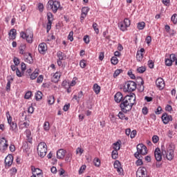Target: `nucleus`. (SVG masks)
Listing matches in <instances>:
<instances>
[{
    "label": "nucleus",
    "mask_w": 177,
    "mask_h": 177,
    "mask_svg": "<svg viewBox=\"0 0 177 177\" xmlns=\"http://www.w3.org/2000/svg\"><path fill=\"white\" fill-rule=\"evenodd\" d=\"M136 104V95L131 93L130 95H126L120 103V109L123 113H127V111H131L132 107Z\"/></svg>",
    "instance_id": "obj_1"
},
{
    "label": "nucleus",
    "mask_w": 177,
    "mask_h": 177,
    "mask_svg": "<svg viewBox=\"0 0 177 177\" xmlns=\"http://www.w3.org/2000/svg\"><path fill=\"white\" fill-rule=\"evenodd\" d=\"M60 8V2L57 1L49 0L47 3V9L52 10L53 13H57Z\"/></svg>",
    "instance_id": "obj_2"
},
{
    "label": "nucleus",
    "mask_w": 177,
    "mask_h": 177,
    "mask_svg": "<svg viewBox=\"0 0 177 177\" xmlns=\"http://www.w3.org/2000/svg\"><path fill=\"white\" fill-rule=\"evenodd\" d=\"M20 37L21 38H23V39H26L28 44H32L34 33H32V31L27 29L26 32H20Z\"/></svg>",
    "instance_id": "obj_3"
},
{
    "label": "nucleus",
    "mask_w": 177,
    "mask_h": 177,
    "mask_svg": "<svg viewBox=\"0 0 177 177\" xmlns=\"http://www.w3.org/2000/svg\"><path fill=\"white\" fill-rule=\"evenodd\" d=\"M146 156L147 154V147L143 144H138L137 145V151L134 153V157L139 158V156Z\"/></svg>",
    "instance_id": "obj_4"
},
{
    "label": "nucleus",
    "mask_w": 177,
    "mask_h": 177,
    "mask_svg": "<svg viewBox=\"0 0 177 177\" xmlns=\"http://www.w3.org/2000/svg\"><path fill=\"white\" fill-rule=\"evenodd\" d=\"M48 151V146L46 143L40 142L37 146V153L41 158H44L46 156V152Z\"/></svg>",
    "instance_id": "obj_5"
},
{
    "label": "nucleus",
    "mask_w": 177,
    "mask_h": 177,
    "mask_svg": "<svg viewBox=\"0 0 177 177\" xmlns=\"http://www.w3.org/2000/svg\"><path fill=\"white\" fill-rule=\"evenodd\" d=\"M136 90V82L133 81H128L125 82L123 91L124 92H133Z\"/></svg>",
    "instance_id": "obj_6"
},
{
    "label": "nucleus",
    "mask_w": 177,
    "mask_h": 177,
    "mask_svg": "<svg viewBox=\"0 0 177 177\" xmlns=\"http://www.w3.org/2000/svg\"><path fill=\"white\" fill-rule=\"evenodd\" d=\"M162 156H166V158L169 161H172V160H174V157H175L174 151H167L164 149H162Z\"/></svg>",
    "instance_id": "obj_7"
},
{
    "label": "nucleus",
    "mask_w": 177,
    "mask_h": 177,
    "mask_svg": "<svg viewBox=\"0 0 177 177\" xmlns=\"http://www.w3.org/2000/svg\"><path fill=\"white\" fill-rule=\"evenodd\" d=\"M9 145H8V141L5 137H3L1 140H0V150L4 153L8 149Z\"/></svg>",
    "instance_id": "obj_8"
},
{
    "label": "nucleus",
    "mask_w": 177,
    "mask_h": 177,
    "mask_svg": "<svg viewBox=\"0 0 177 177\" xmlns=\"http://www.w3.org/2000/svg\"><path fill=\"white\" fill-rule=\"evenodd\" d=\"M161 119H162L163 124L167 125V124H168V122H169V121H172V115H168V113H164L162 115Z\"/></svg>",
    "instance_id": "obj_9"
},
{
    "label": "nucleus",
    "mask_w": 177,
    "mask_h": 177,
    "mask_svg": "<svg viewBox=\"0 0 177 177\" xmlns=\"http://www.w3.org/2000/svg\"><path fill=\"white\" fill-rule=\"evenodd\" d=\"M156 85L158 89L160 91L164 89L165 87V83L164 82V80L161 77H159L156 81Z\"/></svg>",
    "instance_id": "obj_10"
},
{
    "label": "nucleus",
    "mask_w": 177,
    "mask_h": 177,
    "mask_svg": "<svg viewBox=\"0 0 177 177\" xmlns=\"http://www.w3.org/2000/svg\"><path fill=\"white\" fill-rule=\"evenodd\" d=\"M38 50L41 55H45L46 50H48V46L46 43H41L38 46Z\"/></svg>",
    "instance_id": "obj_11"
},
{
    "label": "nucleus",
    "mask_w": 177,
    "mask_h": 177,
    "mask_svg": "<svg viewBox=\"0 0 177 177\" xmlns=\"http://www.w3.org/2000/svg\"><path fill=\"white\" fill-rule=\"evenodd\" d=\"M6 167H10L13 164V156L12 154L8 155L4 160Z\"/></svg>",
    "instance_id": "obj_12"
},
{
    "label": "nucleus",
    "mask_w": 177,
    "mask_h": 177,
    "mask_svg": "<svg viewBox=\"0 0 177 177\" xmlns=\"http://www.w3.org/2000/svg\"><path fill=\"white\" fill-rule=\"evenodd\" d=\"M113 165L117 172L119 173V175H122L124 169H122V167H121V162H120L119 160H115Z\"/></svg>",
    "instance_id": "obj_13"
},
{
    "label": "nucleus",
    "mask_w": 177,
    "mask_h": 177,
    "mask_svg": "<svg viewBox=\"0 0 177 177\" xmlns=\"http://www.w3.org/2000/svg\"><path fill=\"white\" fill-rule=\"evenodd\" d=\"M146 168L142 167V169H140L136 172V176L137 177H147V174L146 173Z\"/></svg>",
    "instance_id": "obj_14"
},
{
    "label": "nucleus",
    "mask_w": 177,
    "mask_h": 177,
    "mask_svg": "<svg viewBox=\"0 0 177 177\" xmlns=\"http://www.w3.org/2000/svg\"><path fill=\"white\" fill-rule=\"evenodd\" d=\"M136 82L138 84V85H140V92H143V91H145V81H143V78L138 77L136 79Z\"/></svg>",
    "instance_id": "obj_15"
},
{
    "label": "nucleus",
    "mask_w": 177,
    "mask_h": 177,
    "mask_svg": "<svg viewBox=\"0 0 177 177\" xmlns=\"http://www.w3.org/2000/svg\"><path fill=\"white\" fill-rule=\"evenodd\" d=\"M154 156L156 161H161V160H162V156L161 155V150L160 148H156L155 149Z\"/></svg>",
    "instance_id": "obj_16"
},
{
    "label": "nucleus",
    "mask_w": 177,
    "mask_h": 177,
    "mask_svg": "<svg viewBox=\"0 0 177 177\" xmlns=\"http://www.w3.org/2000/svg\"><path fill=\"white\" fill-rule=\"evenodd\" d=\"M25 62L29 64H32L34 63V59H32V55L30 53H26L24 55Z\"/></svg>",
    "instance_id": "obj_17"
},
{
    "label": "nucleus",
    "mask_w": 177,
    "mask_h": 177,
    "mask_svg": "<svg viewBox=\"0 0 177 177\" xmlns=\"http://www.w3.org/2000/svg\"><path fill=\"white\" fill-rule=\"evenodd\" d=\"M66 156V150L64 149H59L57 151V158L59 160H63L64 157Z\"/></svg>",
    "instance_id": "obj_18"
},
{
    "label": "nucleus",
    "mask_w": 177,
    "mask_h": 177,
    "mask_svg": "<svg viewBox=\"0 0 177 177\" xmlns=\"http://www.w3.org/2000/svg\"><path fill=\"white\" fill-rule=\"evenodd\" d=\"M115 102L116 103H120V102H122V100L124 99V96L122 95V93L121 92H118L115 96Z\"/></svg>",
    "instance_id": "obj_19"
},
{
    "label": "nucleus",
    "mask_w": 177,
    "mask_h": 177,
    "mask_svg": "<svg viewBox=\"0 0 177 177\" xmlns=\"http://www.w3.org/2000/svg\"><path fill=\"white\" fill-rule=\"evenodd\" d=\"M118 26L121 31H127V28L131 26V23H118Z\"/></svg>",
    "instance_id": "obj_20"
},
{
    "label": "nucleus",
    "mask_w": 177,
    "mask_h": 177,
    "mask_svg": "<svg viewBox=\"0 0 177 177\" xmlns=\"http://www.w3.org/2000/svg\"><path fill=\"white\" fill-rule=\"evenodd\" d=\"M88 12H89V8L88 7H84L82 8V16L80 17L81 21L86 17V15H88Z\"/></svg>",
    "instance_id": "obj_21"
},
{
    "label": "nucleus",
    "mask_w": 177,
    "mask_h": 177,
    "mask_svg": "<svg viewBox=\"0 0 177 177\" xmlns=\"http://www.w3.org/2000/svg\"><path fill=\"white\" fill-rule=\"evenodd\" d=\"M13 77L12 76H8V79H7V85L6 86V90L9 92V91H10V84H12V82H13Z\"/></svg>",
    "instance_id": "obj_22"
},
{
    "label": "nucleus",
    "mask_w": 177,
    "mask_h": 177,
    "mask_svg": "<svg viewBox=\"0 0 177 177\" xmlns=\"http://www.w3.org/2000/svg\"><path fill=\"white\" fill-rule=\"evenodd\" d=\"M10 131H12V132L17 133V132L19 131V129L17 128V124L15 122H12V124H10Z\"/></svg>",
    "instance_id": "obj_23"
},
{
    "label": "nucleus",
    "mask_w": 177,
    "mask_h": 177,
    "mask_svg": "<svg viewBox=\"0 0 177 177\" xmlns=\"http://www.w3.org/2000/svg\"><path fill=\"white\" fill-rule=\"evenodd\" d=\"M26 135L27 142H28V143H32V136H31V131L26 130Z\"/></svg>",
    "instance_id": "obj_24"
},
{
    "label": "nucleus",
    "mask_w": 177,
    "mask_h": 177,
    "mask_svg": "<svg viewBox=\"0 0 177 177\" xmlns=\"http://www.w3.org/2000/svg\"><path fill=\"white\" fill-rule=\"evenodd\" d=\"M57 56L59 60H66V55L62 51H58L57 53Z\"/></svg>",
    "instance_id": "obj_25"
},
{
    "label": "nucleus",
    "mask_w": 177,
    "mask_h": 177,
    "mask_svg": "<svg viewBox=\"0 0 177 177\" xmlns=\"http://www.w3.org/2000/svg\"><path fill=\"white\" fill-rule=\"evenodd\" d=\"M93 89L96 95H99L100 93V86L97 84H94Z\"/></svg>",
    "instance_id": "obj_26"
},
{
    "label": "nucleus",
    "mask_w": 177,
    "mask_h": 177,
    "mask_svg": "<svg viewBox=\"0 0 177 177\" xmlns=\"http://www.w3.org/2000/svg\"><path fill=\"white\" fill-rule=\"evenodd\" d=\"M118 117H119L120 120H125V121H128V120H129V118L128 117L125 116V114H124V111H120Z\"/></svg>",
    "instance_id": "obj_27"
},
{
    "label": "nucleus",
    "mask_w": 177,
    "mask_h": 177,
    "mask_svg": "<svg viewBox=\"0 0 177 177\" xmlns=\"http://www.w3.org/2000/svg\"><path fill=\"white\" fill-rule=\"evenodd\" d=\"M28 127H30V124H28L27 122H21L19 123L20 129H24V128H28Z\"/></svg>",
    "instance_id": "obj_28"
},
{
    "label": "nucleus",
    "mask_w": 177,
    "mask_h": 177,
    "mask_svg": "<svg viewBox=\"0 0 177 177\" xmlns=\"http://www.w3.org/2000/svg\"><path fill=\"white\" fill-rule=\"evenodd\" d=\"M11 39H16V29H11L9 32Z\"/></svg>",
    "instance_id": "obj_29"
},
{
    "label": "nucleus",
    "mask_w": 177,
    "mask_h": 177,
    "mask_svg": "<svg viewBox=\"0 0 177 177\" xmlns=\"http://www.w3.org/2000/svg\"><path fill=\"white\" fill-rule=\"evenodd\" d=\"M22 149L24 151H25L26 153H28V151H30V147H28V143L27 142L23 143Z\"/></svg>",
    "instance_id": "obj_30"
},
{
    "label": "nucleus",
    "mask_w": 177,
    "mask_h": 177,
    "mask_svg": "<svg viewBox=\"0 0 177 177\" xmlns=\"http://www.w3.org/2000/svg\"><path fill=\"white\" fill-rule=\"evenodd\" d=\"M175 151V144L174 143H170L169 146L167 148V151Z\"/></svg>",
    "instance_id": "obj_31"
},
{
    "label": "nucleus",
    "mask_w": 177,
    "mask_h": 177,
    "mask_svg": "<svg viewBox=\"0 0 177 177\" xmlns=\"http://www.w3.org/2000/svg\"><path fill=\"white\" fill-rule=\"evenodd\" d=\"M42 92L37 91L35 95L36 100H41V99H42Z\"/></svg>",
    "instance_id": "obj_32"
},
{
    "label": "nucleus",
    "mask_w": 177,
    "mask_h": 177,
    "mask_svg": "<svg viewBox=\"0 0 177 177\" xmlns=\"http://www.w3.org/2000/svg\"><path fill=\"white\" fill-rule=\"evenodd\" d=\"M111 157L113 160H117V158H118V151L113 150L111 153Z\"/></svg>",
    "instance_id": "obj_33"
},
{
    "label": "nucleus",
    "mask_w": 177,
    "mask_h": 177,
    "mask_svg": "<svg viewBox=\"0 0 177 177\" xmlns=\"http://www.w3.org/2000/svg\"><path fill=\"white\" fill-rule=\"evenodd\" d=\"M71 158H73V153L69 152L66 154L65 161H66L67 162H71Z\"/></svg>",
    "instance_id": "obj_34"
},
{
    "label": "nucleus",
    "mask_w": 177,
    "mask_h": 177,
    "mask_svg": "<svg viewBox=\"0 0 177 177\" xmlns=\"http://www.w3.org/2000/svg\"><path fill=\"white\" fill-rule=\"evenodd\" d=\"M47 19L48 23H52V21H53V14H52V12H48Z\"/></svg>",
    "instance_id": "obj_35"
},
{
    "label": "nucleus",
    "mask_w": 177,
    "mask_h": 177,
    "mask_svg": "<svg viewBox=\"0 0 177 177\" xmlns=\"http://www.w3.org/2000/svg\"><path fill=\"white\" fill-rule=\"evenodd\" d=\"M111 64H113V66L118 64V58H117V57H112L111 59Z\"/></svg>",
    "instance_id": "obj_36"
},
{
    "label": "nucleus",
    "mask_w": 177,
    "mask_h": 177,
    "mask_svg": "<svg viewBox=\"0 0 177 177\" xmlns=\"http://www.w3.org/2000/svg\"><path fill=\"white\" fill-rule=\"evenodd\" d=\"M113 149L116 151H118L120 149H121V144L120 142L118 141L113 144Z\"/></svg>",
    "instance_id": "obj_37"
},
{
    "label": "nucleus",
    "mask_w": 177,
    "mask_h": 177,
    "mask_svg": "<svg viewBox=\"0 0 177 177\" xmlns=\"http://www.w3.org/2000/svg\"><path fill=\"white\" fill-rule=\"evenodd\" d=\"M122 69H117L116 71H115L114 73H113V78H117V77H118L120 75V74H121V73H122Z\"/></svg>",
    "instance_id": "obj_38"
},
{
    "label": "nucleus",
    "mask_w": 177,
    "mask_h": 177,
    "mask_svg": "<svg viewBox=\"0 0 177 177\" xmlns=\"http://www.w3.org/2000/svg\"><path fill=\"white\" fill-rule=\"evenodd\" d=\"M25 49H26V44H21L20 48H19V50H20L19 53L21 55H25L26 53H24Z\"/></svg>",
    "instance_id": "obj_39"
},
{
    "label": "nucleus",
    "mask_w": 177,
    "mask_h": 177,
    "mask_svg": "<svg viewBox=\"0 0 177 177\" xmlns=\"http://www.w3.org/2000/svg\"><path fill=\"white\" fill-rule=\"evenodd\" d=\"M39 73H38V71H35L32 74L30 75V80H35L37 77H38Z\"/></svg>",
    "instance_id": "obj_40"
},
{
    "label": "nucleus",
    "mask_w": 177,
    "mask_h": 177,
    "mask_svg": "<svg viewBox=\"0 0 177 177\" xmlns=\"http://www.w3.org/2000/svg\"><path fill=\"white\" fill-rule=\"evenodd\" d=\"M165 63L167 67H171L172 66V60H171L169 58H165Z\"/></svg>",
    "instance_id": "obj_41"
},
{
    "label": "nucleus",
    "mask_w": 177,
    "mask_h": 177,
    "mask_svg": "<svg viewBox=\"0 0 177 177\" xmlns=\"http://www.w3.org/2000/svg\"><path fill=\"white\" fill-rule=\"evenodd\" d=\"M48 104H50V105L53 104V103H55V96L53 95L49 96L48 100Z\"/></svg>",
    "instance_id": "obj_42"
},
{
    "label": "nucleus",
    "mask_w": 177,
    "mask_h": 177,
    "mask_svg": "<svg viewBox=\"0 0 177 177\" xmlns=\"http://www.w3.org/2000/svg\"><path fill=\"white\" fill-rule=\"evenodd\" d=\"M146 71V67L145 66H140L137 68V72H138L140 74H143Z\"/></svg>",
    "instance_id": "obj_43"
},
{
    "label": "nucleus",
    "mask_w": 177,
    "mask_h": 177,
    "mask_svg": "<svg viewBox=\"0 0 177 177\" xmlns=\"http://www.w3.org/2000/svg\"><path fill=\"white\" fill-rule=\"evenodd\" d=\"M93 28L96 34H99V26H97V23L93 24Z\"/></svg>",
    "instance_id": "obj_44"
},
{
    "label": "nucleus",
    "mask_w": 177,
    "mask_h": 177,
    "mask_svg": "<svg viewBox=\"0 0 177 177\" xmlns=\"http://www.w3.org/2000/svg\"><path fill=\"white\" fill-rule=\"evenodd\" d=\"M146 27V23H138L137 28L138 30H143Z\"/></svg>",
    "instance_id": "obj_45"
},
{
    "label": "nucleus",
    "mask_w": 177,
    "mask_h": 177,
    "mask_svg": "<svg viewBox=\"0 0 177 177\" xmlns=\"http://www.w3.org/2000/svg\"><path fill=\"white\" fill-rule=\"evenodd\" d=\"M85 169H86V165H82L80 169H79V175H82V173L84 172V171H85Z\"/></svg>",
    "instance_id": "obj_46"
},
{
    "label": "nucleus",
    "mask_w": 177,
    "mask_h": 177,
    "mask_svg": "<svg viewBox=\"0 0 177 177\" xmlns=\"http://www.w3.org/2000/svg\"><path fill=\"white\" fill-rule=\"evenodd\" d=\"M136 59L138 62H142V60H143V54H140V53H137Z\"/></svg>",
    "instance_id": "obj_47"
},
{
    "label": "nucleus",
    "mask_w": 177,
    "mask_h": 177,
    "mask_svg": "<svg viewBox=\"0 0 177 177\" xmlns=\"http://www.w3.org/2000/svg\"><path fill=\"white\" fill-rule=\"evenodd\" d=\"M136 165L139 167V165H143V161L142 159H140V156L137 158V160L136 161Z\"/></svg>",
    "instance_id": "obj_48"
},
{
    "label": "nucleus",
    "mask_w": 177,
    "mask_h": 177,
    "mask_svg": "<svg viewBox=\"0 0 177 177\" xmlns=\"http://www.w3.org/2000/svg\"><path fill=\"white\" fill-rule=\"evenodd\" d=\"M37 8L41 13H42V12H44V4L42 3H39L37 4Z\"/></svg>",
    "instance_id": "obj_49"
},
{
    "label": "nucleus",
    "mask_w": 177,
    "mask_h": 177,
    "mask_svg": "<svg viewBox=\"0 0 177 177\" xmlns=\"http://www.w3.org/2000/svg\"><path fill=\"white\" fill-rule=\"evenodd\" d=\"M24 74V72H23V71H21V72L20 71V70L19 68H17V71H16V75L17 77H23Z\"/></svg>",
    "instance_id": "obj_50"
},
{
    "label": "nucleus",
    "mask_w": 177,
    "mask_h": 177,
    "mask_svg": "<svg viewBox=\"0 0 177 177\" xmlns=\"http://www.w3.org/2000/svg\"><path fill=\"white\" fill-rule=\"evenodd\" d=\"M73 35H74V32L71 31L68 36V39H69V41H71V42H73L74 41V37H73Z\"/></svg>",
    "instance_id": "obj_51"
},
{
    "label": "nucleus",
    "mask_w": 177,
    "mask_h": 177,
    "mask_svg": "<svg viewBox=\"0 0 177 177\" xmlns=\"http://www.w3.org/2000/svg\"><path fill=\"white\" fill-rule=\"evenodd\" d=\"M44 131H49L50 129V127H49V122H45L44 124Z\"/></svg>",
    "instance_id": "obj_52"
},
{
    "label": "nucleus",
    "mask_w": 177,
    "mask_h": 177,
    "mask_svg": "<svg viewBox=\"0 0 177 177\" xmlns=\"http://www.w3.org/2000/svg\"><path fill=\"white\" fill-rule=\"evenodd\" d=\"M13 62H14L15 66H19V64H20V59L17 57H14Z\"/></svg>",
    "instance_id": "obj_53"
},
{
    "label": "nucleus",
    "mask_w": 177,
    "mask_h": 177,
    "mask_svg": "<svg viewBox=\"0 0 177 177\" xmlns=\"http://www.w3.org/2000/svg\"><path fill=\"white\" fill-rule=\"evenodd\" d=\"M171 21L173 23H177V14H174L171 17Z\"/></svg>",
    "instance_id": "obj_54"
},
{
    "label": "nucleus",
    "mask_w": 177,
    "mask_h": 177,
    "mask_svg": "<svg viewBox=\"0 0 177 177\" xmlns=\"http://www.w3.org/2000/svg\"><path fill=\"white\" fill-rule=\"evenodd\" d=\"M59 78H60V76L57 75V73H55L53 77V81L54 82H57L59 81Z\"/></svg>",
    "instance_id": "obj_55"
},
{
    "label": "nucleus",
    "mask_w": 177,
    "mask_h": 177,
    "mask_svg": "<svg viewBox=\"0 0 177 177\" xmlns=\"http://www.w3.org/2000/svg\"><path fill=\"white\" fill-rule=\"evenodd\" d=\"M93 162L95 167H100V160L99 158L94 159Z\"/></svg>",
    "instance_id": "obj_56"
},
{
    "label": "nucleus",
    "mask_w": 177,
    "mask_h": 177,
    "mask_svg": "<svg viewBox=\"0 0 177 177\" xmlns=\"http://www.w3.org/2000/svg\"><path fill=\"white\" fill-rule=\"evenodd\" d=\"M127 74L131 80H135L136 78L135 75L132 73V71H129Z\"/></svg>",
    "instance_id": "obj_57"
},
{
    "label": "nucleus",
    "mask_w": 177,
    "mask_h": 177,
    "mask_svg": "<svg viewBox=\"0 0 177 177\" xmlns=\"http://www.w3.org/2000/svg\"><path fill=\"white\" fill-rule=\"evenodd\" d=\"M142 114H144V115H147L148 113H149V109H147V106H144L142 108Z\"/></svg>",
    "instance_id": "obj_58"
},
{
    "label": "nucleus",
    "mask_w": 177,
    "mask_h": 177,
    "mask_svg": "<svg viewBox=\"0 0 177 177\" xmlns=\"http://www.w3.org/2000/svg\"><path fill=\"white\" fill-rule=\"evenodd\" d=\"M31 95H32V93L31 91H28L24 95L25 99H30L31 97Z\"/></svg>",
    "instance_id": "obj_59"
},
{
    "label": "nucleus",
    "mask_w": 177,
    "mask_h": 177,
    "mask_svg": "<svg viewBox=\"0 0 177 177\" xmlns=\"http://www.w3.org/2000/svg\"><path fill=\"white\" fill-rule=\"evenodd\" d=\"M170 60H171V62L174 63V62H176V56L175 55V54H171L169 55V58Z\"/></svg>",
    "instance_id": "obj_60"
},
{
    "label": "nucleus",
    "mask_w": 177,
    "mask_h": 177,
    "mask_svg": "<svg viewBox=\"0 0 177 177\" xmlns=\"http://www.w3.org/2000/svg\"><path fill=\"white\" fill-rule=\"evenodd\" d=\"M159 138H158V136H153L152 137V142L153 143H157L159 140Z\"/></svg>",
    "instance_id": "obj_61"
},
{
    "label": "nucleus",
    "mask_w": 177,
    "mask_h": 177,
    "mask_svg": "<svg viewBox=\"0 0 177 177\" xmlns=\"http://www.w3.org/2000/svg\"><path fill=\"white\" fill-rule=\"evenodd\" d=\"M136 133H137L136 130H133V131H131V133H130V138H131V139H133V138H135V136H136Z\"/></svg>",
    "instance_id": "obj_62"
},
{
    "label": "nucleus",
    "mask_w": 177,
    "mask_h": 177,
    "mask_svg": "<svg viewBox=\"0 0 177 177\" xmlns=\"http://www.w3.org/2000/svg\"><path fill=\"white\" fill-rule=\"evenodd\" d=\"M148 66L149 68H154V62H153V60L148 61Z\"/></svg>",
    "instance_id": "obj_63"
},
{
    "label": "nucleus",
    "mask_w": 177,
    "mask_h": 177,
    "mask_svg": "<svg viewBox=\"0 0 177 177\" xmlns=\"http://www.w3.org/2000/svg\"><path fill=\"white\" fill-rule=\"evenodd\" d=\"M83 41L85 44H89V36L88 35H85L83 38Z\"/></svg>",
    "instance_id": "obj_64"
}]
</instances>
